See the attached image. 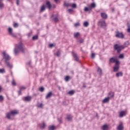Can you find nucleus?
<instances>
[{"mask_svg": "<svg viewBox=\"0 0 130 130\" xmlns=\"http://www.w3.org/2000/svg\"><path fill=\"white\" fill-rule=\"evenodd\" d=\"M74 26L75 27H79V26H80V23L77 22L75 23Z\"/></svg>", "mask_w": 130, "mask_h": 130, "instance_id": "3c124183", "label": "nucleus"}, {"mask_svg": "<svg viewBox=\"0 0 130 130\" xmlns=\"http://www.w3.org/2000/svg\"><path fill=\"white\" fill-rule=\"evenodd\" d=\"M26 89V87H25L24 86H21L20 87V89L21 91L23 90H25Z\"/></svg>", "mask_w": 130, "mask_h": 130, "instance_id": "5fc2aeb1", "label": "nucleus"}, {"mask_svg": "<svg viewBox=\"0 0 130 130\" xmlns=\"http://www.w3.org/2000/svg\"><path fill=\"white\" fill-rule=\"evenodd\" d=\"M53 46H54V45H53V44H49V47H50V48H52V47H53Z\"/></svg>", "mask_w": 130, "mask_h": 130, "instance_id": "4d7b16f0", "label": "nucleus"}, {"mask_svg": "<svg viewBox=\"0 0 130 130\" xmlns=\"http://www.w3.org/2000/svg\"><path fill=\"white\" fill-rule=\"evenodd\" d=\"M115 66H118L120 64L119 61L116 60L115 61Z\"/></svg>", "mask_w": 130, "mask_h": 130, "instance_id": "79ce46f5", "label": "nucleus"}, {"mask_svg": "<svg viewBox=\"0 0 130 130\" xmlns=\"http://www.w3.org/2000/svg\"><path fill=\"white\" fill-rule=\"evenodd\" d=\"M21 94H22V90L19 89L18 91V95H21Z\"/></svg>", "mask_w": 130, "mask_h": 130, "instance_id": "bf43d9fd", "label": "nucleus"}, {"mask_svg": "<svg viewBox=\"0 0 130 130\" xmlns=\"http://www.w3.org/2000/svg\"><path fill=\"white\" fill-rule=\"evenodd\" d=\"M12 86H16V81H15V80H12Z\"/></svg>", "mask_w": 130, "mask_h": 130, "instance_id": "8fccbe9b", "label": "nucleus"}, {"mask_svg": "<svg viewBox=\"0 0 130 130\" xmlns=\"http://www.w3.org/2000/svg\"><path fill=\"white\" fill-rule=\"evenodd\" d=\"M83 26L84 27H88L89 26V22L88 21H85L83 23Z\"/></svg>", "mask_w": 130, "mask_h": 130, "instance_id": "2f4dec72", "label": "nucleus"}, {"mask_svg": "<svg viewBox=\"0 0 130 130\" xmlns=\"http://www.w3.org/2000/svg\"><path fill=\"white\" fill-rule=\"evenodd\" d=\"M109 100H110V97L106 98L103 100V103H108L109 102Z\"/></svg>", "mask_w": 130, "mask_h": 130, "instance_id": "2eb2a0df", "label": "nucleus"}, {"mask_svg": "<svg viewBox=\"0 0 130 130\" xmlns=\"http://www.w3.org/2000/svg\"><path fill=\"white\" fill-rule=\"evenodd\" d=\"M27 36L28 38L30 37L31 36V34L30 33L27 34Z\"/></svg>", "mask_w": 130, "mask_h": 130, "instance_id": "e2e57ef3", "label": "nucleus"}, {"mask_svg": "<svg viewBox=\"0 0 130 130\" xmlns=\"http://www.w3.org/2000/svg\"><path fill=\"white\" fill-rule=\"evenodd\" d=\"M52 95H53V93H52V91H50L46 95V99H49V98H50L52 96Z\"/></svg>", "mask_w": 130, "mask_h": 130, "instance_id": "9b49d317", "label": "nucleus"}, {"mask_svg": "<svg viewBox=\"0 0 130 130\" xmlns=\"http://www.w3.org/2000/svg\"><path fill=\"white\" fill-rule=\"evenodd\" d=\"M119 70V66H115L113 67V72H114L115 73L118 72Z\"/></svg>", "mask_w": 130, "mask_h": 130, "instance_id": "ddd939ff", "label": "nucleus"}, {"mask_svg": "<svg viewBox=\"0 0 130 130\" xmlns=\"http://www.w3.org/2000/svg\"><path fill=\"white\" fill-rule=\"evenodd\" d=\"M99 25H100L102 28H105L106 27V22L103 20H101L99 21Z\"/></svg>", "mask_w": 130, "mask_h": 130, "instance_id": "0eeeda50", "label": "nucleus"}, {"mask_svg": "<svg viewBox=\"0 0 130 130\" xmlns=\"http://www.w3.org/2000/svg\"><path fill=\"white\" fill-rule=\"evenodd\" d=\"M127 25L128 27L127 31L128 32V33H130V24L129 22L127 23Z\"/></svg>", "mask_w": 130, "mask_h": 130, "instance_id": "473e14b6", "label": "nucleus"}, {"mask_svg": "<svg viewBox=\"0 0 130 130\" xmlns=\"http://www.w3.org/2000/svg\"><path fill=\"white\" fill-rule=\"evenodd\" d=\"M70 79H71V77H70L69 76H66V77L64 78V80L66 82H69V81L70 80Z\"/></svg>", "mask_w": 130, "mask_h": 130, "instance_id": "7c9ffc66", "label": "nucleus"}, {"mask_svg": "<svg viewBox=\"0 0 130 130\" xmlns=\"http://www.w3.org/2000/svg\"><path fill=\"white\" fill-rule=\"evenodd\" d=\"M101 16L102 17L103 19H104V20H106L108 17L107 14H106V13H101Z\"/></svg>", "mask_w": 130, "mask_h": 130, "instance_id": "1a4fd4ad", "label": "nucleus"}, {"mask_svg": "<svg viewBox=\"0 0 130 130\" xmlns=\"http://www.w3.org/2000/svg\"><path fill=\"white\" fill-rule=\"evenodd\" d=\"M63 6L64 7H70V6H71V4H70L69 3H64V4H63Z\"/></svg>", "mask_w": 130, "mask_h": 130, "instance_id": "4c0bfd02", "label": "nucleus"}, {"mask_svg": "<svg viewBox=\"0 0 130 130\" xmlns=\"http://www.w3.org/2000/svg\"><path fill=\"white\" fill-rule=\"evenodd\" d=\"M32 40H37L38 39V36H35L32 38Z\"/></svg>", "mask_w": 130, "mask_h": 130, "instance_id": "58836bf2", "label": "nucleus"}, {"mask_svg": "<svg viewBox=\"0 0 130 130\" xmlns=\"http://www.w3.org/2000/svg\"><path fill=\"white\" fill-rule=\"evenodd\" d=\"M45 128V123H43V125L41 126L40 128L43 129Z\"/></svg>", "mask_w": 130, "mask_h": 130, "instance_id": "a19ab883", "label": "nucleus"}, {"mask_svg": "<svg viewBox=\"0 0 130 130\" xmlns=\"http://www.w3.org/2000/svg\"><path fill=\"white\" fill-rule=\"evenodd\" d=\"M5 73H6L5 69H0V74H5Z\"/></svg>", "mask_w": 130, "mask_h": 130, "instance_id": "72a5a7b5", "label": "nucleus"}, {"mask_svg": "<svg viewBox=\"0 0 130 130\" xmlns=\"http://www.w3.org/2000/svg\"><path fill=\"white\" fill-rule=\"evenodd\" d=\"M55 3H57L58 2V0H54Z\"/></svg>", "mask_w": 130, "mask_h": 130, "instance_id": "774afa93", "label": "nucleus"}, {"mask_svg": "<svg viewBox=\"0 0 130 130\" xmlns=\"http://www.w3.org/2000/svg\"><path fill=\"white\" fill-rule=\"evenodd\" d=\"M72 56L74 58V60L75 61H77L78 62H79V61H80L79 59V57L78 56V55L77 54V53L75 52V51H72Z\"/></svg>", "mask_w": 130, "mask_h": 130, "instance_id": "423d86ee", "label": "nucleus"}, {"mask_svg": "<svg viewBox=\"0 0 130 130\" xmlns=\"http://www.w3.org/2000/svg\"><path fill=\"white\" fill-rule=\"evenodd\" d=\"M123 57H124V55H123V54H120L119 55V58H123Z\"/></svg>", "mask_w": 130, "mask_h": 130, "instance_id": "09e8293b", "label": "nucleus"}, {"mask_svg": "<svg viewBox=\"0 0 130 130\" xmlns=\"http://www.w3.org/2000/svg\"><path fill=\"white\" fill-rule=\"evenodd\" d=\"M68 11L69 13V14H72V12H73L74 10H73V9H69L68 10Z\"/></svg>", "mask_w": 130, "mask_h": 130, "instance_id": "49530a36", "label": "nucleus"}, {"mask_svg": "<svg viewBox=\"0 0 130 130\" xmlns=\"http://www.w3.org/2000/svg\"><path fill=\"white\" fill-rule=\"evenodd\" d=\"M79 36H80V32H77L76 33H74V38H78V37H79Z\"/></svg>", "mask_w": 130, "mask_h": 130, "instance_id": "cd10ccee", "label": "nucleus"}, {"mask_svg": "<svg viewBox=\"0 0 130 130\" xmlns=\"http://www.w3.org/2000/svg\"><path fill=\"white\" fill-rule=\"evenodd\" d=\"M108 128H109V127L107 124L103 125L102 126V129H103V130H107V129H108Z\"/></svg>", "mask_w": 130, "mask_h": 130, "instance_id": "a211bd4d", "label": "nucleus"}, {"mask_svg": "<svg viewBox=\"0 0 130 130\" xmlns=\"http://www.w3.org/2000/svg\"><path fill=\"white\" fill-rule=\"evenodd\" d=\"M124 45H128V42H126L124 43Z\"/></svg>", "mask_w": 130, "mask_h": 130, "instance_id": "052dcab7", "label": "nucleus"}, {"mask_svg": "<svg viewBox=\"0 0 130 130\" xmlns=\"http://www.w3.org/2000/svg\"><path fill=\"white\" fill-rule=\"evenodd\" d=\"M12 114H11V112L7 113L6 114V117L8 118V119H12V118H11V116Z\"/></svg>", "mask_w": 130, "mask_h": 130, "instance_id": "aec40b11", "label": "nucleus"}, {"mask_svg": "<svg viewBox=\"0 0 130 130\" xmlns=\"http://www.w3.org/2000/svg\"><path fill=\"white\" fill-rule=\"evenodd\" d=\"M46 5L48 9H49V10H50V9H51V3H50V2L49 1H47L46 2Z\"/></svg>", "mask_w": 130, "mask_h": 130, "instance_id": "f8f14e48", "label": "nucleus"}, {"mask_svg": "<svg viewBox=\"0 0 130 130\" xmlns=\"http://www.w3.org/2000/svg\"><path fill=\"white\" fill-rule=\"evenodd\" d=\"M72 118H73V117H72V116L71 115L67 116V119L68 120H72Z\"/></svg>", "mask_w": 130, "mask_h": 130, "instance_id": "ea45409f", "label": "nucleus"}, {"mask_svg": "<svg viewBox=\"0 0 130 130\" xmlns=\"http://www.w3.org/2000/svg\"><path fill=\"white\" fill-rule=\"evenodd\" d=\"M114 49L117 50L118 53H119L122 49H124V47L123 46H119L118 44H116L114 46Z\"/></svg>", "mask_w": 130, "mask_h": 130, "instance_id": "7ed1b4c3", "label": "nucleus"}, {"mask_svg": "<svg viewBox=\"0 0 130 130\" xmlns=\"http://www.w3.org/2000/svg\"><path fill=\"white\" fill-rule=\"evenodd\" d=\"M3 58L2 59V61L4 60V62H7V61H9V60H11V57L9 54H7L6 52H3Z\"/></svg>", "mask_w": 130, "mask_h": 130, "instance_id": "f03ea898", "label": "nucleus"}, {"mask_svg": "<svg viewBox=\"0 0 130 130\" xmlns=\"http://www.w3.org/2000/svg\"><path fill=\"white\" fill-rule=\"evenodd\" d=\"M84 11L85 12H91V11H92V9H91V8L90 7V6H89L88 7H85L84 8Z\"/></svg>", "mask_w": 130, "mask_h": 130, "instance_id": "412c9836", "label": "nucleus"}, {"mask_svg": "<svg viewBox=\"0 0 130 130\" xmlns=\"http://www.w3.org/2000/svg\"><path fill=\"white\" fill-rule=\"evenodd\" d=\"M5 8V4L2 2H0V10H3Z\"/></svg>", "mask_w": 130, "mask_h": 130, "instance_id": "a878e982", "label": "nucleus"}, {"mask_svg": "<svg viewBox=\"0 0 130 130\" xmlns=\"http://www.w3.org/2000/svg\"><path fill=\"white\" fill-rule=\"evenodd\" d=\"M16 4L17 6H19V5H20V0H16Z\"/></svg>", "mask_w": 130, "mask_h": 130, "instance_id": "13d9d810", "label": "nucleus"}, {"mask_svg": "<svg viewBox=\"0 0 130 130\" xmlns=\"http://www.w3.org/2000/svg\"><path fill=\"white\" fill-rule=\"evenodd\" d=\"M95 53H91V58H95Z\"/></svg>", "mask_w": 130, "mask_h": 130, "instance_id": "603ef678", "label": "nucleus"}, {"mask_svg": "<svg viewBox=\"0 0 130 130\" xmlns=\"http://www.w3.org/2000/svg\"><path fill=\"white\" fill-rule=\"evenodd\" d=\"M38 107L39 108H42V107H43V104H42V103L40 104L38 106Z\"/></svg>", "mask_w": 130, "mask_h": 130, "instance_id": "de8ad7c7", "label": "nucleus"}, {"mask_svg": "<svg viewBox=\"0 0 130 130\" xmlns=\"http://www.w3.org/2000/svg\"><path fill=\"white\" fill-rule=\"evenodd\" d=\"M57 120L59 123H62V119L61 118V117L58 118Z\"/></svg>", "mask_w": 130, "mask_h": 130, "instance_id": "e433bc0d", "label": "nucleus"}, {"mask_svg": "<svg viewBox=\"0 0 130 130\" xmlns=\"http://www.w3.org/2000/svg\"><path fill=\"white\" fill-rule=\"evenodd\" d=\"M4 101V96L3 95H0V102Z\"/></svg>", "mask_w": 130, "mask_h": 130, "instance_id": "864d4df0", "label": "nucleus"}, {"mask_svg": "<svg viewBox=\"0 0 130 130\" xmlns=\"http://www.w3.org/2000/svg\"><path fill=\"white\" fill-rule=\"evenodd\" d=\"M56 55L57 56H59V55H60V52L59 51H57L56 52Z\"/></svg>", "mask_w": 130, "mask_h": 130, "instance_id": "6e6d98bb", "label": "nucleus"}, {"mask_svg": "<svg viewBox=\"0 0 130 130\" xmlns=\"http://www.w3.org/2000/svg\"><path fill=\"white\" fill-rule=\"evenodd\" d=\"M44 11H45V5H42L41 7L40 12L42 13L43 12H44Z\"/></svg>", "mask_w": 130, "mask_h": 130, "instance_id": "393cba45", "label": "nucleus"}, {"mask_svg": "<svg viewBox=\"0 0 130 130\" xmlns=\"http://www.w3.org/2000/svg\"><path fill=\"white\" fill-rule=\"evenodd\" d=\"M109 96H110L111 98H113V97H114V92L112 91H110L109 92Z\"/></svg>", "mask_w": 130, "mask_h": 130, "instance_id": "b1692460", "label": "nucleus"}, {"mask_svg": "<svg viewBox=\"0 0 130 130\" xmlns=\"http://www.w3.org/2000/svg\"><path fill=\"white\" fill-rule=\"evenodd\" d=\"M122 76H123V73L122 72H118L116 74V77H117V78L122 77Z\"/></svg>", "mask_w": 130, "mask_h": 130, "instance_id": "dca6fc26", "label": "nucleus"}, {"mask_svg": "<svg viewBox=\"0 0 130 130\" xmlns=\"http://www.w3.org/2000/svg\"><path fill=\"white\" fill-rule=\"evenodd\" d=\"M89 7L92 10V9L96 8V4L95 3H91L89 6Z\"/></svg>", "mask_w": 130, "mask_h": 130, "instance_id": "4be33fe9", "label": "nucleus"}, {"mask_svg": "<svg viewBox=\"0 0 130 130\" xmlns=\"http://www.w3.org/2000/svg\"><path fill=\"white\" fill-rule=\"evenodd\" d=\"M68 94H69V95H74V94H75V91L70 90L69 91Z\"/></svg>", "mask_w": 130, "mask_h": 130, "instance_id": "c9c22d12", "label": "nucleus"}, {"mask_svg": "<svg viewBox=\"0 0 130 130\" xmlns=\"http://www.w3.org/2000/svg\"><path fill=\"white\" fill-rule=\"evenodd\" d=\"M8 33L13 38H17V36L15 33L13 32V28L12 27L8 28Z\"/></svg>", "mask_w": 130, "mask_h": 130, "instance_id": "20e7f679", "label": "nucleus"}, {"mask_svg": "<svg viewBox=\"0 0 130 130\" xmlns=\"http://www.w3.org/2000/svg\"><path fill=\"white\" fill-rule=\"evenodd\" d=\"M115 37L117 38H120V39H123L124 38V35L122 32H119V31L117 30L115 35Z\"/></svg>", "mask_w": 130, "mask_h": 130, "instance_id": "39448f33", "label": "nucleus"}, {"mask_svg": "<svg viewBox=\"0 0 130 130\" xmlns=\"http://www.w3.org/2000/svg\"><path fill=\"white\" fill-rule=\"evenodd\" d=\"M10 113L11 114V115H17V114H18V112L13 110Z\"/></svg>", "mask_w": 130, "mask_h": 130, "instance_id": "bb28decb", "label": "nucleus"}, {"mask_svg": "<svg viewBox=\"0 0 130 130\" xmlns=\"http://www.w3.org/2000/svg\"><path fill=\"white\" fill-rule=\"evenodd\" d=\"M72 8H73V9H76V8H77V4H72Z\"/></svg>", "mask_w": 130, "mask_h": 130, "instance_id": "a18cd8bd", "label": "nucleus"}, {"mask_svg": "<svg viewBox=\"0 0 130 130\" xmlns=\"http://www.w3.org/2000/svg\"><path fill=\"white\" fill-rule=\"evenodd\" d=\"M77 42L78 43H80V44H82V43H84V40L83 39H80L78 41H77Z\"/></svg>", "mask_w": 130, "mask_h": 130, "instance_id": "c756f323", "label": "nucleus"}, {"mask_svg": "<svg viewBox=\"0 0 130 130\" xmlns=\"http://www.w3.org/2000/svg\"><path fill=\"white\" fill-rule=\"evenodd\" d=\"M126 115V113L124 111H121L119 113V117H123V116H125Z\"/></svg>", "mask_w": 130, "mask_h": 130, "instance_id": "9d476101", "label": "nucleus"}, {"mask_svg": "<svg viewBox=\"0 0 130 130\" xmlns=\"http://www.w3.org/2000/svg\"><path fill=\"white\" fill-rule=\"evenodd\" d=\"M13 26H14V28H18V27H19V24H18V23H15L13 24Z\"/></svg>", "mask_w": 130, "mask_h": 130, "instance_id": "c03bdc74", "label": "nucleus"}, {"mask_svg": "<svg viewBox=\"0 0 130 130\" xmlns=\"http://www.w3.org/2000/svg\"><path fill=\"white\" fill-rule=\"evenodd\" d=\"M5 63L7 64L8 68L10 69H13V64L10 63V61H7V62H5Z\"/></svg>", "mask_w": 130, "mask_h": 130, "instance_id": "4468645a", "label": "nucleus"}, {"mask_svg": "<svg viewBox=\"0 0 130 130\" xmlns=\"http://www.w3.org/2000/svg\"><path fill=\"white\" fill-rule=\"evenodd\" d=\"M48 129L49 130H54V129H55V126H54V125H52V126H49Z\"/></svg>", "mask_w": 130, "mask_h": 130, "instance_id": "c85d7f7f", "label": "nucleus"}, {"mask_svg": "<svg viewBox=\"0 0 130 130\" xmlns=\"http://www.w3.org/2000/svg\"><path fill=\"white\" fill-rule=\"evenodd\" d=\"M39 90L40 91V92H44V87H41L40 88Z\"/></svg>", "mask_w": 130, "mask_h": 130, "instance_id": "37998d69", "label": "nucleus"}, {"mask_svg": "<svg viewBox=\"0 0 130 130\" xmlns=\"http://www.w3.org/2000/svg\"><path fill=\"white\" fill-rule=\"evenodd\" d=\"M56 7V6L55 5H53V9L55 8Z\"/></svg>", "mask_w": 130, "mask_h": 130, "instance_id": "69168bd1", "label": "nucleus"}, {"mask_svg": "<svg viewBox=\"0 0 130 130\" xmlns=\"http://www.w3.org/2000/svg\"><path fill=\"white\" fill-rule=\"evenodd\" d=\"M20 51L22 52V53H25V52H28V50L26 48L23 47V43H22V42H20L16 45V47L14 48L15 55H18Z\"/></svg>", "mask_w": 130, "mask_h": 130, "instance_id": "f257e3e1", "label": "nucleus"}, {"mask_svg": "<svg viewBox=\"0 0 130 130\" xmlns=\"http://www.w3.org/2000/svg\"><path fill=\"white\" fill-rule=\"evenodd\" d=\"M53 17H54V15H52L51 16V18H53Z\"/></svg>", "mask_w": 130, "mask_h": 130, "instance_id": "338daca9", "label": "nucleus"}, {"mask_svg": "<svg viewBox=\"0 0 130 130\" xmlns=\"http://www.w3.org/2000/svg\"><path fill=\"white\" fill-rule=\"evenodd\" d=\"M111 10L112 13H113L115 11L114 8H111Z\"/></svg>", "mask_w": 130, "mask_h": 130, "instance_id": "680f3d73", "label": "nucleus"}, {"mask_svg": "<svg viewBox=\"0 0 130 130\" xmlns=\"http://www.w3.org/2000/svg\"><path fill=\"white\" fill-rule=\"evenodd\" d=\"M97 72L99 74L100 76H102V69H101L100 67L98 68Z\"/></svg>", "mask_w": 130, "mask_h": 130, "instance_id": "6ab92c4d", "label": "nucleus"}, {"mask_svg": "<svg viewBox=\"0 0 130 130\" xmlns=\"http://www.w3.org/2000/svg\"><path fill=\"white\" fill-rule=\"evenodd\" d=\"M115 60H115V58H114V57L110 58L109 59V61L111 63H114V62H115Z\"/></svg>", "mask_w": 130, "mask_h": 130, "instance_id": "5701e85b", "label": "nucleus"}, {"mask_svg": "<svg viewBox=\"0 0 130 130\" xmlns=\"http://www.w3.org/2000/svg\"><path fill=\"white\" fill-rule=\"evenodd\" d=\"M23 100L25 102H30V101L32 100V97L30 96H27L23 98Z\"/></svg>", "mask_w": 130, "mask_h": 130, "instance_id": "6e6552de", "label": "nucleus"}, {"mask_svg": "<svg viewBox=\"0 0 130 130\" xmlns=\"http://www.w3.org/2000/svg\"><path fill=\"white\" fill-rule=\"evenodd\" d=\"M53 20L55 22V23H57V22H58V21H59V20L58 19V18L55 17L53 18Z\"/></svg>", "mask_w": 130, "mask_h": 130, "instance_id": "f704fd0d", "label": "nucleus"}, {"mask_svg": "<svg viewBox=\"0 0 130 130\" xmlns=\"http://www.w3.org/2000/svg\"><path fill=\"white\" fill-rule=\"evenodd\" d=\"M27 64H28V66H30V65L31 64V61H29V62H27Z\"/></svg>", "mask_w": 130, "mask_h": 130, "instance_id": "0e129e2a", "label": "nucleus"}, {"mask_svg": "<svg viewBox=\"0 0 130 130\" xmlns=\"http://www.w3.org/2000/svg\"><path fill=\"white\" fill-rule=\"evenodd\" d=\"M123 125L122 124H120L117 127V129L118 130H122L123 129Z\"/></svg>", "mask_w": 130, "mask_h": 130, "instance_id": "f3484780", "label": "nucleus"}]
</instances>
